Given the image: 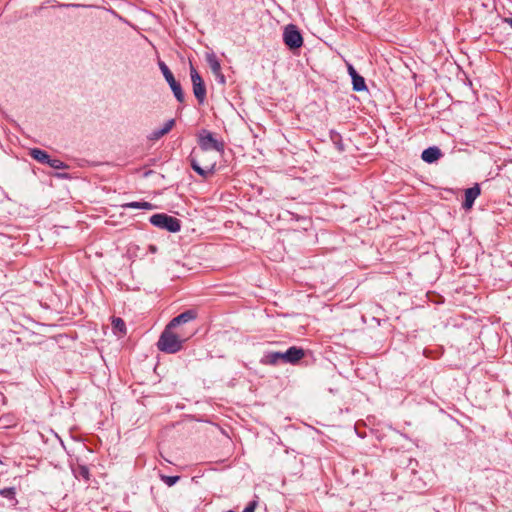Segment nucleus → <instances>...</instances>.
<instances>
[{
    "label": "nucleus",
    "instance_id": "4468645a",
    "mask_svg": "<svg viewBox=\"0 0 512 512\" xmlns=\"http://www.w3.org/2000/svg\"><path fill=\"white\" fill-rule=\"evenodd\" d=\"M29 155L39 163L47 164L50 159V156L47 154V152L39 148L30 149Z\"/></svg>",
    "mask_w": 512,
    "mask_h": 512
},
{
    "label": "nucleus",
    "instance_id": "9d476101",
    "mask_svg": "<svg viewBox=\"0 0 512 512\" xmlns=\"http://www.w3.org/2000/svg\"><path fill=\"white\" fill-rule=\"evenodd\" d=\"M195 318L196 312L193 310H187L173 318L168 325L170 326V328L175 329L177 326L185 324L191 320H194Z\"/></svg>",
    "mask_w": 512,
    "mask_h": 512
},
{
    "label": "nucleus",
    "instance_id": "a878e982",
    "mask_svg": "<svg viewBox=\"0 0 512 512\" xmlns=\"http://www.w3.org/2000/svg\"><path fill=\"white\" fill-rule=\"evenodd\" d=\"M150 250H151L152 252H155V251H156V247H155V246H150Z\"/></svg>",
    "mask_w": 512,
    "mask_h": 512
},
{
    "label": "nucleus",
    "instance_id": "1a4fd4ad",
    "mask_svg": "<svg viewBox=\"0 0 512 512\" xmlns=\"http://www.w3.org/2000/svg\"><path fill=\"white\" fill-rule=\"evenodd\" d=\"M206 61L212 71V73L215 75L216 79L219 80L220 83H225V77L221 72V65L219 60L217 59L216 55L211 52L206 54Z\"/></svg>",
    "mask_w": 512,
    "mask_h": 512
},
{
    "label": "nucleus",
    "instance_id": "0eeeda50",
    "mask_svg": "<svg viewBox=\"0 0 512 512\" xmlns=\"http://www.w3.org/2000/svg\"><path fill=\"white\" fill-rule=\"evenodd\" d=\"M283 40L284 43L290 48V49H297L300 48L303 44V38L300 34V32L297 30L296 26L294 25H288L283 33Z\"/></svg>",
    "mask_w": 512,
    "mask_h": 512
},
{
    "label": "nucleus",
    "instance_id": "b1692460",
    "mask_svg": "<svg viewBox=\"0 0 512 512\" xmlns=\"http://www.w3.org/2000/svg\"><path fill=\"white\" fill-rule=\"evenodd\" d=\"M504 21L512 27V18H505Z\"/></svg>",
    "mask_w": 512,
    "mask_h": 512
},
{
    "label": "nucleus",
    "instance_id": "6ab92c4d",
    "mask_svg": "<svg viewBox=\"0 0 512 512\" xmlns=\"http://www.w3.org/2000/svg\"><path fill=\"white\" fill-rule=\"evenodd\" d=\"M161 479H162V481L165 484H167L169 487H171V486H173L174 484H176L178 482L180 477L179 476H166V475H162Z\"/></svg>",
    "mask_w": 512,
    "mask_h": 512
},
{
    "label": "nucleus",
    "instance_id": "393cba45",
    "mask_svg": "<svg viewBox=\"0 0 512 512\" xmlns=\"http://www.w3.org/2000/svg\"><path fill=\"white\" fill-rule=\"evenodd\" d=\"M82 475H84L85 477H87L88 475V471L86 468H82Z\"/></svg>",
    "mask_w": 512,
    "mask_h": 512
},
{
    "label": "nucleus",
    "instance_id": "4be33fe9",
    "mask_svg": "<svg viewBox=\"0 0 512 512\" xmlns=\"http://www.w3.org/2000/svg\"><path fill=\"white\" fill-rule=\"evenodd\" d=\"M140 206H141V209H145V210H152L155 208L154 205H152L149 202H142V203H140Z\"/></svg>",
    "mask_w": 512,
    "mask_h": 512
},
{
    "label": "nucleus",
    "instance_id": "f03ea898",
    "mask_svg": "<svg viewBox=\"0 0 512 512\" xmlns=\"http://www.w3.org/2000/svg\"><path fill=\"white\" fill-rule=\"evenodd\" d=\"M173 330L174 328H170V326L167 325L161 333L157 342V347L160 351L173 354L182 349L183 342H185L187 338L175 333Z\"/></svg>",
    "mask_w": 512,
    "mask_h": 512
},
{
    "label": "nucleus",
    "instance_id": "ddd939ff",
    "mask_svg": "<svg viewBox=\"0 0 512 512\" xmlns=\"http://www.w3.org/2000/svg\"><path fill=\"white\" fill-rule=\"evenodd\" d=\"M441 155V150L438 147L433 146L425 149L422 152L421 158L423 161L427 163H433L437 161L441 157Z\"/></svg>",
    "mask_w": 512,
    "mask_h": 512
},
{
    "label": "nucleus",
    "instance_id": "2eb2a0df",
    "mask_svg": "<svg viewBox=\"0 0 512 512\" xmlns=\"http://www.w3.org/2000/svg\"><path fill=\"white\" fill-rule=\"evenodd\" d=\"M112 330L116 335H125L126 334V325L125 322L118 317H114L112 319Z\"/></svg>",
    "mask_w": 512,
    "mask_h": 512
},
{
    "label": "nucleus",
    "instance_id": "5701e85b",
    "mask_svg": "<svg viewBox=\"0 0 512 512\" xmlns=\"http://www.w3.org/2000/svg\"><path fill=\"white\" fill-rule=\"evenodd\" d=\"M348 72H349L351 78H354V76L358 75V73L356 72V70L353 68L352 65L348 66Z\"/></svg>",
    "mask_w": 512,
    "mask_h": 512
},
{
    "label": "nucleus",
    "instance_id": "a211bd4d",
    "mask_svg": "<svg viewBox=\"0 0 512 512\" xmlns=\"http://www.w3.org/2000/svg\"><path fill=\"white\" fill-rule=\"evenodd\" d=\"M15 494L16 492L14 488L0 489V495L8 499L15 500Z\"/></svg>",
    "mask_w": 512,
    "mask_h": 512
},
{
    "label": "nucleus",
    "instance_id": "412c9836",
    "mask_svg": "<svg viewBox=\"0 0 512 512\" xmlns=\"http://www.w3.org/2000/svg\"><path fill=\"white\" fill-rule=\"evenodd\" d=\"M140 203H141V202H130V203H127V204L125 205V207H127V208H133V209H141Z\"/></svg>",
    "mask_w": 512,
    "mask_h": 512
},
{
    "label": "nucleus",
    "instance_id": "dca6fc26",
    "mask_svg": "<svg viewBox=\"0 0 512 512\" xmlns=\"http://www.w3.org/2000/svg\"><path fill=\"white\" fill-rule=\"evenodd\" d=\"M352 84H353V89L355 91L366 90L365 80L359 74L357 76H354V78H352Z\"/></svg>",
    "mask_w": 512,
    "mask_h": 512
},
{
    "label": "nucleus",
    "instance_id": "39448f33",
    "mask_svg": "<svg viewBox=\"0 0 512 512\" xmlns=\"http://www.w3.org/2000/svg\"><path fill=\"white\" fill-rule=\"evenodd\" d=\"M150 223L161 229H165L169 232H178L181 228L180 221L167 214H154L150 217Z\"/></svg>",
    "mask_w": 512,
    "mask_h": 512
},
{
    "label": "nucleus",
    "instance_id": "423d86ee",
    "mask_svg": "<svg viewBox=\"0 0 512 512\" xmlns=\"http://www.w3.org/2000/svg\"><path fill=\"white\" fill-rule=\"evenodd\" d=\"M159 68L165 78V80L168 82L171 90L173 91L174 96L179 102L184 101V93L182 91L180 83H178L168 66L164 62H159Z\"/></svg>",
    "mask_w": 512,
    "mask_h": 512
},
{
    "label": "nucleus",
    "instance_id": "9b49d317",
    "mask_svg": "<svg viewBox=\"0 0 512 512\" xmlns=\"http://www.w3.org/2000/svg\"><path fill=\"white\" fill-rule=\"evenodd\" d=\"M479 194H480V188L478 185H475L471 188L466 189L463 208L466 210L471 209L474 204L475 199L479 196Z\"/></svg>",
    "mask_w": 512,
    "mask_h": 512
},
{
    "label": "nucleus",
    "instance_id": "f257e3e1",
    "mask_svg": "<svg viewBox=\"0 0 512 512\" xmlns=\"http://www.w3.org/2000/svg\"><path fill=\"white\" fill-rule=\"evenodd\" d=\"M188 160L192 169L203 178L209 177L215 171L216 160L210 158L208 152L203 154L200 150L193 149Z\"/></svg>",
    "mask_w": 512,
    "mask_h": 512
},
{
    "label": "nucleus",
    "instance_id": "6e6552de",
    "mask_svg": "<svg viewBox=\"0 0 512 512\" xmlns=\"http://www.w3.org/2000/svg\"><path fill=\"white\" fill-rule=\"evenodd\" d=\"M191 81L193 85V93L200 103H203L206 97V87L202 77L199 73L191 67L190 69Z\"/></svg>",
    "mask_w": 512,
    "mask_h": 512
},
{
    "label": "nucleus",
    "instance_id": "f3484780",
    "mask_svg": "<svg viewBox=\"0 0 512 512\" xmlns=\"http://www.w3.org/2000/svg\"><path fill=\"white\" fill-rule=\"evenodd\" d=\"M47 165L54 169H66L68 166L59 159H49Z\"/></svg>",
    "mask_w": 512,
    "mask_h": 512
},
{
    "label": "nucleus",
    "instance_id": "aec40b11",
    "mask_svg": "<svg viewBox=\"0 0 512 512\" xmlns=\"http://www.w3.org/2000/svg\"><path fill=\"white\" fill-rule=\"evenodd\" d=\"M256 502L252 501L248 504V506L243 510V512H254L256 508Z\"/></svg>",
    "mask_w": 512,
    "mask_h": 512
},
{
    "label": "nucleus",
    "instance_id": "f8f14e48",
    "mask_svg": "<svg viewBox=\"0 0 512 512\" xmlns=\"http://www.w3.org/2000/svg\"><path fill=\"white\" fill-rule=\"evenodd\" d=\"M175 126V120L174 119H170L168 120L164 126L160 129H155L151 132L150 136H149V139L150 140H159L160 138H162L164 135L168 134L172 128Z\"/></svg>",
    "mask_w": 512,
    "mask_h": 512
},
{
    "label": "nucleus",
    "instance_id": "7ed1b4c3",
    "mask_svg": "<svg viewBox=\"0 0 512 512\" xmlns=\"http://www.w3.org/2000/svg\"><path fill=\"white\" fill-rule=\"evenodd\" d=\"M304 355H305V352L302 348L293 346V347H290L285 352L267 353L263 357L262 363L268 364V365H276L280 361H282L285 363L296 364L304 357Z\"/></svg>",
    "mask_w": 512,
    "mask_h": 512
},
{
    "label": "nucleus",
    "instance_id": "20e7f679",
    "mask_svg": "<svg viewBox=\"0 0 512 512\" xmlns=\"http://www.w3.org/2000/svg\"><path fill=\"white\" fill-rule=\"evenodd\" d=\"M199 149L203 154H206L210 150L216 152H223L224 144L214 138L213 134L207 130H202L198 135Z\"/></svg>",
    "mask_w": 512,
    "mask_h": 512
}]
</instances>
